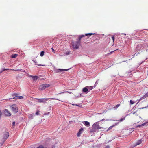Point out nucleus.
Returning <instances> with one entry per match:
<instances>
[{"instance_id": "obj_1", "label": "nucleus", "mask_w": 148, "mask_h": 148, "mask_svg": "<svg viewBox=\"0 0 148 148\" xmlns=\"http://www.w3.org/2000/svg\"><path fill=\"white\" fill-rule=\"evenodd\" d=\"M95 34L93 33H88L86 34L85 35H80L78 36L79 37L78 38V40L77 41H71V44L73 47V49L76 50L78 49L81 43V40L82 38L84 37L85 36H90Z\"/></svg>"}, {"instance_id": "obj_2", "label": "nucleus", "mask_w": 148, "mask_h": 148, "mask_svg": "<svg viewBox=\"0 0 148 148\" xmlns=\"http://www.w3.org/2000/svg\"><path fill=\"white\" fill-rule=\"evenodd\" d=\"M101 128L99 127V124L98 122H97L94 123L92 126V128L91 130V132H96L98 130Z\"/></svg>"}, {"instance_id": "obj_3", "label": "nucleus", "mask_w": 148, "mask_h": 148, "mask_svg": "<svg viewBox=\"0 0 148 148\" xmlns=\"http://www.w3.org/2000/svg\"><path fill=\"white\" fill-rule=\"evenodd\" d=\"M11 109L14 113H16L18 112L17 107L15 104H13L10 107Z\"/></svg>"}, {"instance_id": "obj_4", "label": "nucleus", "mask_w": 148, "mask_h": 148, "mask_svg": "<svg viewBox=\"0 0 148 148\" xmlns=\"http://www.w3.org/2000/svg\"><path fill=\"white\" fill-rule=\"evenodd\" d=\"M50 86L49 84H43L40 85L39 87V89L40 90H43L49 87Z\"/></svg>"}, {"instance_id": "obj_5", "label": "nucleus", "mask_w": 148, "mask_h": 148, "mask_svg": "<svg viewBox=\"0 0 148 148\" xmlns=\"http://www.w3.org/2000/svg\"><path fill=\"white\" fill-rule=\"evenodd\" d=\"M50 98H41V99H38L36 98V99L38 101V102L40 103H44L46 101L48 100Z\"/></svg>"}, {"instance_id": "obj_6", "label": "nucleus", "mask_w": 148, "mask_h": 148, "mask_svg": "<svg viewBox=\"0 0 148 148\" xmlns=\"http://www.w3.org/2000/svg\"><path fill=\"white\" fill-rule=\"evenodd\" d=\"M4 113L7 116H9L11 115V114L7 109H5L4 110Z\"/></svg>"}, {"instance_id": "obj_7", "label": "nucleus", "mask_w": 148, "mask_h": 148, "mask_svg": "<svg viewBox=\"0 0 148 148\" xmlns=\"http://www.w3.org/2000/svg\"><path fill=\"white\" fill-rule=\"evenodd\" d=\"M9 134L8 132H5L3 135V139L5 140L6 139L9 137Z\"/></svg>"}, {"instance_id": "obj_8", "label": "nucleus", "mask_w": 148, "mask_h": 148, "mask_svg": "<svg viewBox=\"0 0 148 148\" xmlns=\"http://www.w3.org/2000/svg\"><path fill=\"white\" fill-rule=\"evenodd\" d=\"M69 70V69H58L56 70V73H58L60 72H62L64 71H67Z\"/></svg>"}, {"instance_id": "obj_9", "label": "nucleus", "mask_w": 148, "mask_h": 148, "mask_svg": "<svg viewBox=\"0 0 148 148\" xmlns=\"http://www.w3.org/2000/svg\"><path fill=\"white\" fill-rule=\"evenodd\" d=\"M83 128H82L80 129L78 132L77 133V135L78 137H79L80 136L81 134L82 133V131L83 130Z\"/></svg>"}, {"instance_id": "obj_10", "label": "nucleus", "mask_w": 148, "mask_h": 148, "mask_svg": "<svg viewBox=\"0 0 148 148\" xmlns=\"http://www.w3.org/2000/svg\"><path fill=\"white\" fill-rule=\"evenodd\" d=\"M82 91L86 94L88 93L89 92V91L88 90L87 86H86L83 88L82 90Z\"/></svg>"}, {"instance_id": "obj_11", "label": "nucleus", "mask_w": 148, "mask_h": 148, "mask_svg": "<svg viewBox=\"0 0 148 148\" xmlns=\"http://www.w3.org/2000/svg\"><path fill=\"white\" fill-rule=\"evenodd\" d=\"M83 124L87 127H89L90 126V123L89 122L87 121H84L83 122Z\"/></svg>"}, {"instance_id": "obj_12", "label": "nucleus", "mask_w": 148, "mask_h": 148, "mask_svg": "<svg viewBox=\"0 0 148 148\" xmlns=\"http://www.w3.org/2000/svg\"><path fill=\"white\" fill-rule=\"evenodd\" d=\"M13 96H14L13 97V99H18V94H14L13 95Z\"/></svg>"}, {"instance_id": "obj_13", "label": "nucleus", "mask_w": 148, "mask_h": 148, "mask_svg": "<svg viewBox=\"0 0 148 148\" xmlns=\"http://www.w3.org/2000/svg\"><path fill=\"white\" fill-rule=\"evenodd\" d=\"M30 77H32L34 81L37 80L38 78V77L37 76H32L31 75L30 76Z\"/></svg>"}, {"instance_id": "obj_14", "label": "nucleus", "mask_w": 148, "mask_h": 148, "mask_svg": "<svg viewBox=\"0 0 148 148\" xmlns=\"http://www.w3.org/2000/svg\"><path fill=\"white\" fill-rule=\"evenodd\" d=\"M142 142V140H138L136 143L135 145H134V146H136L137 145H139Z\"/></svg>"}, {"instance_id": "obj_15", "label": "nucleus", "mask_w": 148, "mask_h": 148, "mask_svg": "<svg viewBox=\"0 0 148 148\" xmlns=\"http://www.w3.org/2000/svg\"><path fill=\"white\" fill-rule=\"evenodd\" d=\"M148 96V92L147 93H146L144 96H143V97H142L141 98L140 100H141L143 99H144L145 98H146Z\"/></svg>"}, {"instance_id": "obj_16", "label": "nucleus", "mask_w": 148, "mask_h": 148, "mask_svg": "<svg viewBox=\"0 0 148 148\" xmlns=\"http://www.w3.org/2000/svg\"><path fill=\"white\" fill-rule=\"evenodd\" d=\"M10 70H12V71H21L22 72H25V71L23 70L22 69H17V70H15V69H10Z\"/></svg>"}, {"instance_id": "obj_17", "label": "nucleus", "mask_w": 148, "mask_h": 148, "mask_svg": "<svg viewBox=\"0 0 148 148\" xmlns=\"http://www.w3.org/2000/svg\"><path fill=\"white\" fill-rule=\"evenodd\" d=\"M87 86V88L88 89V90L89 91L90 90H91L93 88V86Z\"/></svg>"}, {"instance_id": "obj_18", "label": "nucleus", "mask_w": 148, "mask_h": 148, "mask_svg": "<svg viewBox=\"0 0 148 148\" xmlns=\"http://www.w3.org/2000/svg\"><path fill=\"white\" fill-rule=\"evenodd\" d=\"M116 125H114L112 126H110L108 129V130H107V131H108L109 130H111L113 127H114Z\"/></svg>"}, {"instance_id": "obj_19", "label": "nucleus", "mask_w": 148, "mask_h": 148, "mask_svg": "<svg viewBox=\"0 0 148 148\" xmlns=\"http://www.w3.org/2000/svg\"><path fill=\"white\" fill-rule=\"evenodd\" d=\"M17 56L18 55L17 54H12L11 55V57L12 58H15L17 57Z\"/></svg>"}, {"instance_id": "obj_20", "label": "nucleus", "mask_w": 148, "mask_h": 148, "mask_svg": "<svg viewBox=\"0 0 148 148\" xmlns=\"http://www.w3.org/2000/svg\"><path fill=\"white\" fill-rule=\"evenodd\" d=\"M125 119V117L123 118H121L120 120H119V122L118 123H119L120 122H122Z\"/></svg>"}, {"instance_id": "obj_21", "label": "nucleus", "mask_w": 148, "mask_h": 148, "mask_svg": "<svg viewBox=\"0 0 148 148\" xmlns=\"http://www.w3.org/2000/svg\"><path fill=\"white\" fill-rule=\"evenodd\" d=\"M120 106V104H117L115 106H114V107L113 108H114L115 109H116L119 106Z\"/></svg>"}, {"instance_id": "obj_22", "label": "nucleus", "mask_w": 148, "mask_h": 148, "mask_svg": "<svg viewBox=\"0 0 148 148\" xmlns=\"http://www.w3.org/2000/svg\"><path fill=\"white\" fill-rule=\"evenodd\" d=\"M10 69H5V68L3 69V70L1 71V72H0V73H1L2 72L4 71H5L9 70H10Z\"/></svg>"}, {"instance_id": "obj_23", "label": "nucleus", "mask_w": 148, "mask_h": 148, "mask_svg": "<svg viewBox=\"0 0 148 148\" xmlns=\"http://www.w3.org/2000/svg\"><path fill=\"white\" fill-rule=\"evenodd\" d=\"M44 52L43 51H42L41 52L40 54V56H43L44 54Z\"/></svg>"}, {"instance_id": "obj_24", "label": "nucleus", "mask_w": 148, "mask_h": 148, "mask_svg": "<svg viewBox=\"0 0 148 148\" xmlns=\"http://www.w3.org/2000/svg\"><path fill=\"white\" fill-rule=\"evenodd\" d=\"M39 111L38 110H37V112L36 113V115H38L39 114Z\"/></svg>"}, {"instance_id": "obj_25", "label": "nucleus", "mask_w": 148, "mask_h": 148, "mask_svg": "<svg viewBox=\"0 0 148 148\" xmlns=\"http://www.w3.org/2000/svg\"><path fill=\"white\" fill-rule=\"evenodd\" d=\"M36 148H44V147L43 146L41 145L39 146L38 147Z\"/></svg>"}, {"instance_id": "obj_26", "label": "nucleus", "mask_w": 148, "mask_h": 148, "mask_svg": "<svg viewBox=\"0 0 148 148\" xmlns=\"http://www.w3.org/2000/svg\"><path fill=\"white\" fill-rule=\"evenodd\" d=\"M134 103V102H133L132 100H130V104L132 105Z\"/></svg>"}, {"instance_id": "obj_27", "label": "nucleus", "mask_w": 148, "mask_h": 148, "mask_svg": "<svg viewBox=\"0 0 148 148\" xmlns=\"http://www.w3.org/2000/svg\"><path fill=\"white\" fill-rule=\"evenodd\" d=\"M137 111H136L134 112H133V114H135L136 115L138 116V114H137Z\"/></svg>"}, {"instance_id": "obj_28", "label": "nucleus", "mask_w": 148, "mask_h": 148, "mask_svg": "<svg viewBox=\"0 0 148 148\" xmlns=\"http://www.w3.org/2000/svg\"><path fill=\"white\" fill-rule=\"evenodd\" d=\"M147 107H148V105L147 106H146V107H142V108H140V109H144V108H147Z\"/></svg>"}, {"instance_id": "obj_29", "label": "nucleus", "mask_w": 148, "mask_h": 148, "mask_svg": "<svg viewBox=\"0 0 148 148\" xmlns=\"http://www.w3.org/2000/svg\"><path fill=\"white\" fill-rule=\"evenodd\" d=\"M18 99H22L23 98V97L22 96H18Z\"/></svg>"}, {"instance_id": "obj_30", "label": "nucleus", "mask_w": 148, "mask_h": 148, "mask_svg": "<svg viewBox=\"0 0 148 148\" xmlns=\"http://www.w3.org/2000/svg\"><path fill=\"white\" fill-rule=\"evenodd\" d=\"M34 62H35V64H36V65H38V66H42V65H41V64H37V63H36V62H35V61H34Z\"/></svg>"}, {"instance_id": "obj_31", "label": "nucleus", "mask_w": 148, "mask_h": 148, "mask_svg": "<svg viewBox=\"0 0 148 148\" xmlns=\"http://www.w3.org/2000/svg\"><path fill=\"white\" fill-rule=\"evenodd\" d=\"M112 38L113 40V42H114V35L112 36Z\"/></svg>"}, {"instance_id": "obj_32", "label": "nucleus", "mask_w": 148, "mask_h": 148, "mask_svg": "<svg viewBox=\"0 0 148 148\" xmlns=\"http://www.w3.org/2000/svg\"><path fill=\"white\" fill-rule=\"evenodd\" d=\"M15 125V122L14 121L12 123V126H14Z\"/></svg>"}, {"instance_id": "obj_33", "label": "nucleus", "mask_w": 148, "mask_h": 148, "mask_svg": "<svg viewBox=\"0 0 148 148\" xmlns=\"http://www.w3.org/2000/svg\"><path fill=\"white\" fill-rule=\"evenodd\" d=\"M145 124V123H144L143 124H141V125H140L139 126H138L137 127H139V126H143Z\"/></svg>"}, {"instance_id": "obj_34", "label": "nucleus", "mask_w": 148, "mask_h": 148, "mask_svg": "<svg viewBox=\"0 0 148 148\" xmlns=\"http://www.w3.org/2000/svg\"><path fill=\"white\" fill-rule=\"evenodd\" d=\"M51 49L52 50V51L54 53H55V50H54V49L53 48H51Z\"/></svg>"}, {"instance_id": "obj_35", "label": "nucleus", "mask_w": 148, "mask_h": 148, "mask_svg": "<svg viewBox=\"0 0 148 148\" xmlns=\"http://www.w3.org/2000/svg\"><path fill=\"white\" fill-rule=\"evenodd\" d=\"M64 92H68L69 93H70V94H71L72 93V92H63V93Z\"/></svg>"}, {"instance_id": "obj_36", "label": "nucleus", "mask_w": 148, "mask_h": 148, "mask_svg": "<svg viewBox=\"0 0 148 148\" xmlns=\"http://www.w3.org/2000/svg\"><path fill=\"white\" fill-rule=\"evenodd\" d=\"M72 105H73V106H74V105H75V106H78V105H77V104H72Z\"/></svg>"}, {"instance_id": "obj_37", "label": "nucleus", "mask_w": 148, "mask_h": 148, "mask_svg": "<svg viewBox=\"0 0 148 148\" xmlns=\"http://www.w3.org/2000/svg\"><path fill=\"white\" fill-rule=\"evenodd\" d=\"M97 81H96V83H95V85H96V84H98V83H97Z\"/></svg>"}, {"instance_id": "obj_38", "label": "nucleus", "mask_w": 148, "mask_h": 148, "mask_svg": "<svg viewBox=\"0 0 148 148\" xmlns=\"http://www.w3.org/2000/svg\"><path fill=\"white\" fill-rule=\"evenodd\" d=\"M49 114V112H48V113H47L45 114Z\"/></svg>"}, {"instance_id": "obj_39", "label": "nucleus", "mask_w": 148, "mask_h": 148, "mask_svg": "<svg viewBox=\"0 0 148 148\" xmlns=\"http://www.w3.org/2000/svg\"><path fill=\"white\" fill-rule=\"evenodd\" d=\"M138 46H141V45L140 44H139V45H138Z\"/></svg>"}, {"instance_id": "obj_40", "label": "nucleus", "mask_w": 148, "mask_h": 148, "mask_svg": "<svg viewBox=\"0 0 148 148\" xmlns=\"http://www.w3.org/2000/svg\"><path fill=\"white\" fill-rule=\"evenodd\" d=\"M114 51H112V52H111L110 53H112V52H113Z\"/></svg>"}, {"instance_id": "obj_41", "label": "nucleus", "mask_w": 148, "mask_h": 148, "mask_svg": "<svg viewBox=\"0 0 148 148\" xmlns=\"http://www.w3.org/2000/svg\"><path fill=\"white\" fill-rule=\"evenodd\" d=\"M52 99H54V98H52Z\"/></svg>"}]
</instances>
